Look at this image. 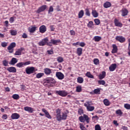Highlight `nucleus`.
<instances>
[{"label":"nucleus","instance_id":"nucleus-60","mask_svg":"<svg viewBox=\"0 0 130 130\" xmlns=\"http://www.w3.org/2000/svg\"><path fill=\"white\" fill-rule=\"evenodd\" d=\"M2 118H3V119H7V118H8V115L7 114L3 115L2 116Z\"/></svg>","mask_w":130,"mask_h":130},{"label":"nucleus","instance_id":"nucleus-10","mask_svg":"<svg viewBox=\"0 0 130 130\" xmlns=\"http://www.w3.org/2000/svg\"><path fill=\"white\" fill-rule=\"evenodd\" d=\"M117 41L120 42V43H123L125 42V38L122 36H117L115 38Z\"/></svg>","mask_w":130,"mask_h":130},{"label":"nucleus","instance_id":"nucleus-20","mask_svg":"<svg viewBox=\"0 0 130 130\" xmlns=\"http://www.w3.org/2000/svg\"><path fill=\"white\" fill-rule=\"evenodd\" d=\"M113 49L111 51V53H117V51H118V48H117V46L115 44L112 45Z\"/></svg>","mask_w":130,"mask_h":130},{"label":"nucleus","instance_id":"nucleus-51","mask_svg":"<svg viewBox=\"0 0 130 130\" xmlns=\"http://www.w3.org/2000/svg\"><path fill=\"white\" fill-rule=\"evenodd\" d=\"M94 22L95 25H100V20L98 19H94Z\"/></svg>","mask_w":130,"mask_h":130},{"label":"nucleus","instance_id":"nucleus-14","mask_svg":"<svg viewBox=\"0 0 130 130\" xmlns=\"http://www.w3.org/2000/svg\"><path fill=\"white\" fill-rule=\"evenodd\" d=\"M56 77H57L58 80H63L64 79V75L61 72H56Z\"/></svg>","mask_w":130,"mask_h":130},{"label":"nucleus","instance_id":"nucleus-38","mask_svg":"<svg viewBox=\"0 0 130 130\" xmlns=\"http://www.w3.org/2000/svg\"><path fill=\"white\" fill-rule=\"evenodd\" d=\"M104 104L106 106H109V105H110V102H109V101L107 99H105L104 100Z\"/></svg>","mask_w":130,"mask_h":130},{"label":"nucleus","instance_id":"nucleus-33","mask_svg":"<svg viewBox=\"0 0 130 130\" xmlns=\"http://www.w3.org/2000/svg\"><path fill=\"white\" fill-rule=\"evenodd\" d=\"M44 76V74L43 73H39L37 74L36 75V78L37 79H40V78H42Z\"/></svg>","mask_w":130,"mask_h":130},{"label":"nucleus","instance_id":"nucleus-50","mask_svg":"<svg viewBox=\"0 0 130 130\" xmlns=\"http://www.w3.org/2000/svg\"><path fill=\"white\" fill-rule=\"evenodd\" d=\"M54 11V9L53 7L52 6H50L49 7V10H48V14H50V13L53 12Z\"/></svg>","mask_w":130,"mask_h":130},{"label":"nucleus","instance_id":"nucleus-3","mask_svg":"<svg viewBox=\"0 0 130 130\" xmlns=\"http://www.w3.org/2000/svg\"><path fill=\"white\" fill-rule=\"evenodd\" d=\"M80 122H85L86 123H90V118L86 114H83V116H81L78 118Z\"/></svg>","mask_w":130,"mask_h":130},{"label":"nucleus","instance_id":"nucleus-41","mask_svg":"<svg viewBox=\"0 0 130 130\" xmlns=\"http://www.w3.org/2000/svg\"><path fill=\"white\" fill-rule=\"evenodd\" d=\"M16 67L17 68H23L24 67V65L23 64V62H20L16 64Z\"/></svg>","mask_w":130,"mask_h":130},{"label":"nucleus","instance_id":"nucleus-55","mask_svg":"<svg viewBox=\"0 0 130 130\" xmlns=\"http://www.w3.org/2000/svg\"><path fill=\"white\" fill-rule=\"evenodd\" d=\"M85 45L86 44H85L84 42L79 43V46H80L81 47H84Z\"/></svg>","mask_w":130,"mask_h":130},{"label":"nucleus","instance_id":"nucleus-61","mask_svg":"<svg viewBox=\"0 0 130 130\" xmlns=\"http://www.w3.org/2000/svg\"><path fill=\"white\" fill-rule=\"evenodd\" d=\"M47 53L48 54H53V50H48Z\"/></svg>","mask_w":130,"mask_h":130},{"label":"nucleus","instance_id":"nucleus-52","mask_svg":"<svg viewBox=\"0 0 130 130\" xmlns=\"http://www.w3.org/2000/svg\"><path fill=\"white\" fill-rule=\"evenodd\" d=\"M23 66H28L31 64V61H27L26 62H23Z\"/></svg>","mask_w":130,"mask_h":130},{"label":"nucleus","instance_id":"nucleus-34","mask_svg":"<svg viewBox=\"0 0 130 130\" xmlns=\"http://www.w3.org/2000/svg\"><path fill=\"white\" fill-rule=\"evenodd\" d=\"M116 114H117V115H119V116H121V115L123 114V113L121 111V110L119 109L116 111Z\"/></svg>","mask_w":130,"mask_h":130},{"label":"nucleus","instance_id":"nucleus-13","mask_svg":"<svg viewBox=\"0 0 130 130\" xmlns=\"http://www.w3.org/2000/svg\"><path fill=\"white\" fill-rule=\"evenodd\" d=\"M114 23L115 24V26H116V27H120V28H121V27H122L123 24L121 22H119V20H118V19H117V18H115L114 19Z\"/></svg>","mask_w":130,"mask_h":130},{"label":"nucleus","instance_id":"nucleus-17","mask_svg":"<svg viewBox=\"0 0 130 130\" xmlns=\"http://www.w3.org/2000/svg\"><path fill=\"white\" fill-rule=\"evenodd\" d=\"M44 71L45 75H47V76H49V75L52 74V69H50L48 68H46Z\"/></svg>","mask_w":130,"mask_h":130},{"label":"nucleus","instance_id":"nucleus-21","mask_svg":"<svg viewBox=\"0 0 130 130\" xmlns=\"http://www.w3.org/2000/svg\"><path fill=\"white\" fill-rule=\"evenodd\" d=\"M7 70L9 73H17V69L15 67H8Z\"/></svg>","mask_w":130,"mask_h":130},{"label":"nucleus","instance_id":"nucleus-5","mask_svg":"<svg viewBox=\"0 0 130 130\" xmlns=\"http://www.w3.org/2000/svg\"><path fill=\"white\" fill-rule=\"evenodd\" d=\"M90 103H91V102L90 101L86 102L84 104V106L85 107H86L87 111H93V110L95 109V107L94 106H91Z\"/></svg>","mask_w":130,"mask_h":130},{"label":"nucleus","instance_id":"nucleus-62","mask_svg":"<svg viewBox=\"0 0 130 130\" xmlns=\"http://www.w3.org/2000/svg\"><path fill=\"white\" fill-rule=\"evenodd\" d=\"M79 125L80 129H82V128H84L85 127V126H84V125L82 123H79Z\"/></svg>","mask_w":130,"mask_h":130},{"label":"nucleus","instance_id":"nucleus-45","mask_svg":"<svg viewBox=\"0 0 130 130\" xmlns=\"http://www.w3.org/2000/svg\"><path fill=\"white\" fill-rule=\"evenodd\" d=\"M93 63L96 65L99 64V63H100L99 59H98V58L94 59Z\"/></svg>","mask_w":130,"mask_h":130},{"label":"nucleus","instance_id":"nucleus-44","mask_svg":"<svg viewBox=\"0 0 130 130\" xmlns=\"http://www.w3.org/2000/svg\"><path fill=\"white\" fill-rule=\"evenodd\" d=\"M57 60L58 62H62V61H63V58H62V57L59 56L57 57Z\"/></svg>","mask_w":130,"mask_h":130},{"label":"nucleus","instance_id":"nucleus-26","mask_svg":"<svg viewBox=\"0 0 130 130\" xmlns=\"http://www.w3.org/2000/svg\"><path fill=\"white\" fill-rule=\"evenodd\" d=\"M37 28V26H31L30 28H28V31L30 33H34V32L36 31Z\"/></svg>","mask_w":130,"mask_h":130},{"label":"nucleus","instance_id":"nucleus-58","mask_svg":"<svg viewBox=\"0 0 130 130\" xmlns=\"http://www.w3.org/2000/svg\"><path fill=\"white\" fill-rule=\"evenodd\" d=\"M22 38H28V36H27V34L26 33H23L22 36Z\"/></svg>","mask_w":130,"mask_h":130},{"label":"nucleus","instance_id":"nucleus-27","mask_svg":"<svg viewBox=\"0 0 130 130\" xmlns=\"http://www.w3.org/2000/svg\"><path fill=\"white\" fill-rule=\"evenodd\" d=\"M111 7V3L109 2H106L104 4V7L105 9H108V8H110Z\"/></svg>","mask_w":130,"mask_h":130},{"label":"nucleus","instance_id":"nucleus-35","mask_svg":"<svg viewBox=\"0 0 130 130\" xmlns=\"http://www.w3.org/2000/svg\"><path fill=\"white\" fill-rule=\"evenodd\" d=\"M77 82L78 83H79V84H82L83 83V82H84V78L81 77H79L77 78Z\"/></svg>","mask_w":130,"mask_h":130},{"label":"nucleus","instance_id":"nucleus-6","mask_svg":"<svg viewBox=\"0 0 130 130\" xmlns=\"http://www.w3.org/2000/svg\"><path fill=\"white\" fill-rule=\"evenodd\" d=\"M16 47V43L13 42L11 43L10 45L7 47L8 52L9 53H13L14 52V48Z\"/></svg>","mask_w":130,"mask_h":130},{"label":"nucleus","instance_id":"nucleus-22","mask_svg":"<svg viewBox=\"0 0 130 130\" xmlns=\"http://www.w3.org/2000/svg\"><path fill=\"white\" fill-rule=\"evenodd\" d=\"M18 62V59L15 57H13L11 59V60L9 62V64H11V66H15L16 63Z\"/></svg>","mask_w":130,"mask_h":130},{"label":"nucleus","instance_id":"nucleus-37","mask_svg":"<svg viewBox=\"0 0 130 130\" xmlns=\"http://www.w3.org/2000/svg\"><path fill=\"white\" fill-rule=\"evenodd\" d=\"M83 16H84V11L81 10L78 14V18L81 19V18H83Z\"/></svg>","mask_w":130,"mask_h":130},{"label":"nucleus","instance_id":"nucleus-7","mask_svg":"<svg viewBox=\"0 0 130 130\" xmlns=\"http://www.w3.org/2000/svg\"><path fill=\"white\" fill-rule=\"evenodd\" d=\"M25 72L27 75H31L35 72V68L34 67H27L25 69Z\"/></svg>","mask_w":130,"mask_h":130},{"label":"nucleus","instance_id":"nucleus-11","mask_svg":"<svg viewBox=\"0 0 130 130\" xmlns=\"http://www.w3.org/2000/svg\"><path fill=\"white\" fill-rule=\"evenodd\" d=\"M42 111L44 112V113H45V116L46 117H47V118H49V119H51V115H50V114H49V113L48 112V111H47V110H46V109L43 108L42 109Z\"/></svg>","mask_w":130,"mask_h":130},{"label":"nucleus","instance_id":"nucleus-30","mask_svg":"<svg viewBox=\"0 0 130 130\" xmlns=\"http://www.w3.org/2000/svg\"><path fill=\"white\" fill-rule=\"evenodd\" d=\"M101 90V88H98L96 89H94L93 92L94 94H96V95H99V94H100Z\"/></svg>","mask_w":130,"mask_h":130},{"label":"nucleus","instance_id":"nucleus-46","mask_svg":"<svg viewBox=\"0 0 130 130\" xmlns=\"http://www.w3.org/2000/svg\"><path fill=\"white\" fill-rule=\"evenodd\" d=\"M98 83L99 85H105L106 82L104 80H99Z\"/></svg>","mask_w":130,"mask_h":130},{"label":"nucleus","instance_id":"nucleus-53","mask_svg":"<svg viewBox=\"0 0 130 130\" xmlns=\"http://www.w3.org/2000/svg\"><path fill=\"white\" fill-rule=\"evenodd\" d=\"M95 130H101V127H100V125H95Z\"/></svg>","mask_w":130,"mask_h":130},{"label":"nucleus","instance_id":"nucleus-12","mask_svg":"<svg viewBox=\"0 0 130 130\" xmlns=\"http://www.w3.org/2000/svg\"><path fill=\"white\" fill-rule=\"evenodd\" d=\"M121 13L122 17H125L128 14V10L126 8H122L121 10Z\"/></svg>","mask_w":130,"mask_h":130},{"label":"nucleus","instance_id":"nucleus-25","mask_svg":"<svg viewBox=\"0 0 130 130\" xmlns=\"http://www.w3.org/2000/svg\"><path fill=\"white\" fill-rule=\"evenodd\" d=\"M76 53L78 55V56H81V55H82V53H83V48H78L77 49Z\"/></svg>","mask_w":130,"mask_h":130},{"label":"nucleus","instance_id":"nucleus-16","mask_svg":"<svg viewBox=\"0 0 130 130\" xmlns=\"http://www.w3.org/2000/svg\"><path fill=\"white\" fill-rule=\"evenodd\" d=\"M24 50V48L21 47L19 49H17L14 53V55H22V51Z\"/></svg>","mask_w":130,"mask_h":130},{"label":"nucleus","instance_id":"nucleus-48","mask_svg":"<svg viewBox=\"0 0 130 130\" xmlns=\"http://www.w3.org/2000/svg\"><path fill=\"white\" fill-rule=\"evenodd\" d=\"M85 15L86 16H88V17H90V11H89V9H86L85 10Z\"/></svg>","mask_w":130,"mask_h":130},{"label":"nucleus","instance_id":"nucleus-19","mask_svg":"<svg viewBox=\"0 0 130 130\" xmlns=\"http://www.w3.org/2000/svg\"><path fill=\"white\" fill-rule=\"evenodd\" d=\"M11 118L12 119H19L20 118V114L17 113H13L11 115Z\"/></svg>","mask_w":130,"mask_h":130},{"label":"nucleus","instance_id":"nucleus-39","mask_svg":"<svg viewBox=\"0 0 130 130\" xmlns=\"http://www.w3.org/2000/svg\"><path fill=\"white\" fill-rule=\"evenodd\" d=\"M76 92H78V93L82 92V86H77L76 87Z\"/></svg>","mask_w":130,"mask_h":130},{"label":"nucleus","instance_id":"nucleus-9","mask_svg":"<svg viewBox=\"0 0 130 130\" xmlns=\"http://www.w3.org/2000/svg\"><path fill=\"white\" fill-rule=\"evenodd\" d=\"M47 9V6L43 5L41 7H39L37 11V14H40L42 12H44Z\"/></svg>","mask_w":130,"mask_h":130},{"label":"nucleus","instance_id":"nucleus-43","mask_svg":"<svg viewBox=\"0 0 130 130\" xmlns=\"http://www.w3.org/2000/svg\"><path fill=\"white\" fill-rule=\"evenodd\" d=\"M78 114H79L80 115H82V114H84V110L82 109H79L78 110Z\"/></svg>","mask_w":130,"mask_h":130},{"label":"nucleus","instance_id":"nucleus-1","mask_svg":"<svg viewBox=\"0 0 130 130\" xmlns=\"http://www.w3.org/2000/svg\"><path fill=\"white\" fill-rule=\"evenodd\" d=\"M48 41V38H45L39 42L38 45L39 46H45V45H47V46L51 47L52 45H58V43H61V41H60V39L54 40L52 39L50 40V42Z\"/></svg>","mask_w":130,"mask_h":130},{"label":"nucleus","instance_id":"nucleus-2","mask_svg":"<svg viewBox=\"0 0 130 130\" xmlns=\"http://www.w3.org/2000/svg\"><path fill=\"white\" fill-rule=\"evenodd\" d=\"M56 117L57 121H61V120H66L68 117L67 113H61L59 109H57L56 111Z\"/></svg>","mask_w":130,"mask_h":130},{"label":"nucleus","instance_id":"nucleus-42","mask_svg":"<svg viewBox=\"0 0 130 130\" xmlns=\"http://www.w3.org/2000/svg\"><path fill=\"white\" fill-rule=\"evenodd\" d=\"M3 64L4 67H8L9 64V61H7V60H4L3 61Z\"/></svg>","mask_w":130,"mask_h":130},{"label":"nucleus","instance_id":"nucleus-56","mask_svg":"<svg viewBox=\"0 0 130 130\" xmlns=\"http://www.w3.org/2000/svg\"><path fill=\"white\" fill-rule=\"evenodd\" d=\"M121 129H123V130H128V128L127 127H126V126L122 125V126H121Z\"/></svg>","mask_w":130,"mask_h":130},{"label":"nucleus","instance_id":"nucleus-28","mask_svg":"<svg viewBox=\"0 0 130 130\" xmlns=\"http://www.w3.org/2000/svg\"><path fill=\"white\" fill-rule=\"evenodd\" d=\"M91 14H92L93 17H94V18H97L99 16L98 12H97V11H96V10H92Z\"/></svg>","mask_w":130,"mask_h":130},{"label":"nucleus","instance_id":"nucleus-32","mask_svg":"<svg viewBox=\"0 0 130 130\" xmlns=\"http://www.w3.org/2000/svg\"><path fill=\"white\" fill-rule=\"evenodd\" d=\"M12 97L14 100H19L20 99V95L18 94H14Z\"/></svg>","mask_w":130,"mask_h":130},{"label":"nucleus","instance_id":"nucleus-54","mask_svg":"<svg viewBox=\"0 0 130 130\" xmlns=\"http://www.w3.org/2000/svg\"><path fill=\"white\" fill-rule=\"evenodd\" d=\"M70 35H76V32L74 30H71L70 31Z\"/></svg>","mask_w":130,"mask_h":130},{"label":"nucleus","instance_id":"nucleus-31","mask_svg":"<svg viewBox=\"0 0 130 130\" xmlns=\"http://www.w3.org/2000/svg\"><path fill=\"white\" fill-rule=\"evenodd\" d=\"M101 39H102V38L100 36H95L93 38V40L95 41V42H99Z\"/></svg>","mask_w":130,"mask_h":130},{"label":"nucleus","instance_id":"nucleus-36","mask_svg":"<svg viewBox=\"0 0 130 130\" xmlns=\"http://www.w3.org/2000/svg\"><path fill=\"white\" fill-rule=\"evenodd\" d=\"M92 26H94V23L92 21H89L87 24V27L91 29V28H92Z\"/></svg>","mask_w":130,"mask_h":130},{"label":"nucleus","instance_id":"nucleus-4","mask_svg":"<svg viewBox=\"0 0 130 130\" xmlns=\"http://www.w3.org/2000/svg\"><path fill=\"white\" fill-rule=\"evenodd\" d=\"M45 84H48V86H51V85L56 84V81L52 77H48L45 79Z\"/></svg>","mask_w":130,"mask_h":130},{"label":"nucleus","instance_id":"nucleus-49","mask_svg":"<svg viewBox=\"0 0 130 130\" xmlns=\"http://www.w3.org/2000/svg\"><path fill=\"white\" fill-rule=\"evenodd\" d=\"M124 107L126 109L129 110L130 109V105L128 104H125L124 105Z\"/></svg>","mask_w":130,"mask_h":130},{"label":"nucleus","instance_id":"nucleus-15","mask_svg":"<svg viewBox=\"0 0 130 130\" xmlns=\"http://www.w3.org/2000/svg\"><path fill=\"white\" fill-rule=\"evenodd\" d=\"M24 110L27 111L29 113H33L34 112V109L31 107H25Z\"/></svg>","mask_w":130,"mask_h":130},{"label":"nucleus","instance_id":"nucleus-64","mask_svg":"<svg viewBox=\"0 0 130 130\" xmlns=\"http://www.w3.org/2000/svg\"><path fill=\"white\" fill-rule=\"evenodd\" d=\"M73 45H74V46H77V45H80V42H77L76 43H73Z\"/></svg>","mask_w":130,"mask_h":130},{"label":"nucleus","instance_id":"nucleus-59","mask_svg":"<svg viewBox=\"0 0 130 130\" xmlns=\"http://www.w3.org/2000/svg\"><path fill=\"white\" fill-rule=\"evenodd\" d=\"M4 23L5 27H9V21L6 20Z\"/></svg>","mask_w":130,"mask_h":130},{"label":"nucleus","instance_id":"nucleus-40","mask_svg":"<svg viewBox=\"0 0 130 130\" xmlns=\"http://www.w3.org/2000/svg\"><path fill=\"white\" fill-rule=\"evenodd\" d=\"M10 33H11V35H12V36H16V35H17V31H16L14 29L11 30Z\"/></svg>","mask_w":130,"mask_h":130},{"label":"nucleus","instance_id":"nucleus-47","mask_svg":"<svg viewBox=\"0 0 130 130\" xmlns=\"http://www.w3.org/2000/svg\"><path fill=\"white\" fill-rule=\"evenodd\" d=\"M1 46H2V47H7V46H8V43L6 42H2L1 43Z\"/></svg>","mask_w":130,"mask_h":130},{"label":"nucleus","instance_id":"nucleus-24","mask_svg":"<svg viewBox=\"0 0 130 130\" xmlns=\"http://www.w3.org/2000/svg\"><path fill=\"white\" fill-rule=\"evenodd\" d=\"M105 77H106V72L105 71H103L102 74L99 75V79H100V80H102L104 79Z\"/></svg>","mask_w":130,"mask_h":130},{"label":"nucleus","instance_id":"nucleus-57","mask_svg":"<svg viewBox=\"0 0 130 130\" xmlns=\"http://www.w3.org/2000/svg\"><path fill=\"white\" fill-rule=\"evenodd\" d=\"M14 21H15V20L14 19V17H10V18L9 19L10 23H14Z\"/></svg>","mask_w":130,"mask_h":130},{"label":"nucleus","instance_id":"nucleus-29","mask_svg":"<svg viewBox=\"0 0 130 130\" xmlns=\"http://www.w3.org/2000/svg\"><path fill=\"white\" fill-rule=\"evenodd\" d=\"M86 77L89 78L90 79H94V76L91 74V72H87L85 74Z\"/></svg>","mask_w":130,"mask_h":130},{"label":"nucleus","instance_id":"nucleus-23","mask_svg":"<svg viewBox=\"0 0 130 130\" xmlns=\"http://www.w3.org/2000/svg\"><path fill=\"white\" fill-rule=\"evenodd\" d=\"M110 72H114L116 69V64H112L109 68Z\"/></svg>","mask_w":130,"mask_h":130},{"label":"nucleus","instance_id":"nucleus-63","mask_svg":"<svg viewBox=\"0 0 130 130\" xmlns=\"http://www.w3.org/2000/svg\"><path fill=\"white\" fill-rule=\"evenodd\" d=\"M50 29H51V31H54L55 28H54V26L53 25H51Z\"/></svg>","mask_w":130,"mask_h":130},{"label":"nucleus","instance_id":"nucleus-18","mask_svg":"<svg viewBox=\"0 0 130 130\" xmlns=\"http://www.w3.org/2000/svg\"><path fill=\"white\" fill-rule=\"evenodd\" d=\"M46 30H47V29L46 28V26L44 25H42L39 27V31L40 33H45V32H46Z\"/></svg>","mask_w":130,"mask_h":130},{"label":"nucleus","instance_id":"nucleus-8","mask_svg":"<svg viewBox=\"0 0 130 130\" xmlns=\"http://www.w3.org/2000/svg\"><path fill=\"white\" fill-rule=\"evenodd\" d=\"M56 93L58 94L59 96H61V97H66L69 94L68 92L64 90H56Z\"/></svg>","mask_w":130,"mask_h":130}]
</instances>
